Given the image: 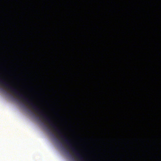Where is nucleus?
<instances>
[{
	"label": "nucleus",
	"instance_id": "nucleus-1",
	"mask_svg": "<svg viewBox=\"0 0 161 161\" xmlns=\"http://www.w3.org/2000/svg\"><path fill=\"white\" fill-rule=\"evenodd\" d=\"M77 138L80 139V140H82V139L79 136H77Z\"/></svg>",
	"mask_w": 161,
	"mask_h": 161
},
{
	"label": "nucleus",
	"instance_id": "nucleus-2",
	"mask_svg": "<svg viewBox=\"0 0 161 161\" xmlns=\"http://www.w3.org/2000/svg\"><path fill=\"white\" fill-rule=\"evenodd\" d=\"M57 114V115L58 116V117H61V116H60V115H59V114Z\"/></svg>",
	"mask_w": 161,
	"mask_h": 161
},
{
	"label": "nucleus",
	"instance_id": "nucleus-3",
	"mask_svg": "<svg viewBox=\"0 0 161 161\" xmlns=\"http://www.w3.org/2000/svg\"><path fill=\"white\" fill-rule=\"evenodd\" d=\"M80 73L79 72H78V75H80Z\"/></svg>",
	"mask_w": 161,
	"mask_h": 161
},
{
	"label": "nucleus",
	"instance_id": "nucleus-4",
	"mask_svg": "<svg viewBox=\"0 0 161 161\" xmlns=\"http://www.w3.org/2000/svg\"><path fill=\"white\" fill-rule=\"evenodd\" d=\"M80 20H81V21L83 20V19L81 17H80Z\"/></svg>",
	"mask_w": 161,
	"mask_h": 161
},
{
	"label": "nucleus",
	"instance_id": "nucleus-5",
	"mask_svg": "<svg viewBox=\"0 0 161 161\" xmlns=\"http://www.w3.org/2000/svg\"><path fill=\"white\" fill-rule=\"evenodd\" d=\"M78 95H80V93H79V92H78Z\"/></svg>",
	"mask_w": 161,
	"mask_h": 161
},
{
	"label": "nucleus",
	"instance_id": "nucleus-6",
	"mask_svg": "<svg viewBox=\"0 0 161 161\" xmlns=\"http://www.w3.org/2000/svg\"><path fill=\"white\" fill-rule=\"evenodd\" d=\"M77 145H79V143L77 142Z\"/></svg>",
	"mask_w": 161,
	"mask_h": 161
},
{
	"label": "nucleus",
	"instance_id": "nucleus-7",
	"mask_svg": "<svg viewBox=\"0 0 161 161\" xmlns=\"http://www.w3.org/2000/svg\"><path fill=\"white\" fill-rule=\"evenodd\" d=\"M78 15L79 16H80V14H78Z\"/></svg>",
	"mask_w": 161,
	"mask_h": 161
},
{
	"label": "nucleus",
	"instance_id": "nucleus-8",
	"mask_svg": "<svg viewBox=\"0 0 161 161\" xmlns=\"http://www.w3.org/2000/svg\"><path fill=\"white\" fill-rule=\"evenodd\" d=\"M79 107H80V105H79Z\"/></svg>",
	"mask_w": 161,
	"mask_h": 161
},
{
	"label": "nucleus",
	"instance_id": "nucleus-9",
	"mask_svg": "<svg viewBox=\"0 0 161 161\" xmlns=\"http://www.w3.org/2000/svg\"><path fill=\"white\" fill-rule=\"evenodd\" d=\"M78 92H79V89H78Z\"/></svg>",
	"mask_w": 161,
	"mask_h": 161
},
{
	"label": "nucleus",
	"instance_id": "nucleus-10",
	"mask_svg": "<svg viewBox=\"0 0 161 161\" xmlns=\"http://www.w3.org/2000/svg\"><path fill=\"white\" fill-rule=\"evenodd\" d=\"M78 119H79V118H78Z\"/></svg>",
	"mask_w": 161,
	"mask_h": 161
}]
</instances>
